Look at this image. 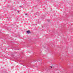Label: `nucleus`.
I'll list each match as a JSON object with an SVG mask.
<instances>
[{"mask_svg":"<svg viewBox=\"0 0 73 73\" xmlns=\"http://www.w3.org/2000/svg\"><path fill=\"white\" fill-rule=\"evenodd\" d=\"M25 15H27V14H26Z\"/></svg>","mask_w":73,"mask_h":73,"instance_id":"7","label":"nucleus"},{"mask_svg":"<svg viewBox=\"0 0 73 73\" xmlns=\"http://www.w3.org/2000/svg\"><path fill=\"white\" fill-rule=\"evenodd\" d=\"M18 12V13H19V11H17Z\"/></svg>","mask_w":73,"mask_h":73,"instance_id":"5","label":"nucleus"},{"mask_svg":"<svg viewBox=\"0 0 73 73\" xmlns=\"http://www.w3.org/2000/svg\"><path fill=\"white\" fill-rule=\"evenodd\" d=\"M50 67H51V68H52V66H50Z\"/></svg>","mask_w":73,"mask_h":73,"instance_id":"6","label":"nucleus"},{"mask_svg":"<svg viewBox=\"0 0 73 73\" xmlns=\"http://www.w3.org/2000/svg\"><path fill=\"white\" fill-rule=\"evenodd\" d=\"M20 7H22V6H20Z\"/></svg>","mask_w":73,"mask_h":73,"instance_id":"3","label":"nucleus"},{"mask_svg":"<svg viewBox=\"0 0 73 73\" xmlns=\"http://www.w3.org/2000/svg\"><path fill=\"white\" fill-rule=\"evenodd\" d=\"M27 33H28V34H29V33H31L30 32V31L29 30V31H27Z\"/></svg>","mask_w":73,"mask_h":73,"instance_id":"1","label":"nucleus"},{"mask_svg":"<svg viewBox=\"0 0 73 73\" xmlns=\"http://www.w3.org/2000/svg\"><path fill=\"white\" fill-rule=\"evenodd\" d=\"M38 12H37L36 13V14H38Z\"/></svg>","mask_w":73,"mask_h":73,"instance_id":"4","label":"nucleus"},{"mask_svg":"<svg viewBox=\"0 0 73 73\" xmlns=\"http://www.w3.org/2000/svg\"><path fill=\"white\" fill-rule=\"evenodd\" d=\"M48 22H49L50 21V20L48 19Z\"/></svg>","mask_w":73,"mask_h":73,"instance_id":"2","label":"nucleus"}]
</instances>
